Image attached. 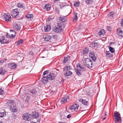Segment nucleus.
<instances>
[{"mask_svg": "<svg viewBox=\"0 0 123 123\" xmlns=\"http://www.w3.org/2000/svg\"><path fill=\"white\" fill-rule=\"evenodd\" d=\"M3 90H2L1 88L0 87V95H2L3 92Z\"/></svg>", "mask_w": 123, "mask_h": 123, "instance_id": "obj_46", "label": "nucleus"}, {"mask_svg": "<svg viewBox=\"0 0 123 123\" xmlns=\"http://www.w3.org/2000/svg\"><path fill=\"white\" fill-rule=\"evenodd\" d=\"M17 6L18 7L20 8H22L24 7V6L23 4L21 3H18L17 5Z\"/></svg>", "mask_w": 123, "mask_h": 123, "instance_id": "obj_39", "label": "nucleus"}, {"mask_svg": "<svg viewBox=\"0 0 123 123\" xmlns=\"http://www.w3.org/2000/svg\"><path fill=\"white\" fill-rule=\"evenodd\" d=\"M10 32H12L14 34L13 35H14V36H15L16 34V31H14L13 30H10Z\"/></svg>", "mask_w": 123, "mask_h": 123, "instance_id": "obj_43", "label": "nucleus"}, {"mask_svg": "<svg viewBox=\"0 0 123 123\" xmlns=\"http://www.w3.org/2000/svg\"><path fill=\"white\" fill-rule=\"evenodd\" d=\"M0 123H3L2 122L0 121Z\"/></svg>", "mask_w": 123, "mask_h": 123, "instance_id": "obj_61", "label": "nucleus"}, {"mask_svg": "<svg viewBox=\"0 0 123 123\" xmlns=\"http://www.w3.org/2000/svg\"><path fill=\"white\" fill-rule=\"evenodd\" d=\"M37 91L35 89H34L30 91L29 92L31 93V95L33 96H35L37 94Z\"/></svg>", "mask_w": 123, "mask_h": 123, "instance_id": "obj_16", "label": "nucleus"}, {"mask_svg": "<svg viewBox=\"0 0 123 123\" xmlns=\"http://www.w3.org/2000/svg\"><path fill=\"white\" fill-rule=\"evenodd\" d=\"M85 1L86 4L88 5H90L93 3L92 0H85Z\"/></svg>", "mask_w": 123, "mask_h": 123, "instance_id": "obj_28", "label": "nucleus"}, {"mask_svg": "<svg viewBox=\"0 0 123 123\" xmlns=\"http://www.w3.org/2000/svg\"><path fill=\"white\" fill-rule=\"evenodd\" d=\"M116 121L118 122H119L121 120V118L120 117H117L115 118Z\"/></svg>", "mask_w": 123, "mask_h": 123, "instance_id": "obj_41", "label": "nucleus"}, {"mask_svg": "<svg viewBox=\"0 0 123 123\" xmlns=\"http://www.w3.org/2000/svg\"><path fill=\"white\" fill-rule=\"evenodd\" d=\"M6 38H7L8 39V38H11V37L13 38L15 37L14 36L13 34H12L9 35L8 33H6Z\"/></svg>", "mask_w": 123, "mask_h": 123, "instance_id": "obj_29", "label": "nucleus"}, {"mask_svg": "<svg viewBox=\"0 0 123 123\" xmlns=\"http://www.w3.org/2000/svg\"><path fill=\"white\" fill-rule=\"evenodd\" d=\"M89 56L91 58L93 61L95 62L96 60V58L95 57L94 52L93 51L91 52L89 55Z\"/></svg>", "mask_w": 123, "mask_h": 123, "instance_id": "obj_11", "label": "nucleus"}, {"mask_svg": "<svg viewBox=\"0 0 123 123\" xmlns=\"http://www.w3.org/2000/svg\"><path fill=\"white\" fill-rule=\"evenodd\" d=\"M80 4V2H76L74 3V6L75 7H79V5Z\"/></svg>", "mask_w": 123, "mask_h": 123, "instance_id": "obj_37", "label": "nucleus"}, {"mask_svg": "<svg viewBox=\"0 0 123 123\" xmlns=\"http://www.w3.org/2000/svg\"><path fill=\"white\" fill-rule=\"evenodd\" d=\"M69 97L68 96H66L62 98L61 102L62 104H63L67 103L69 101Z\"/></svg>", "mask_w": 123, "mask_h": 123, "instance_id": "obj_6", "label": "nucleus"}, {"mask_svg": "<svg viewBox=\"0 0 123 123\" xmlns=\"http://www.w3.org/2000/svg\"><path fill=\"white\" fill-rule=\"evenodd\" d=\"M0 42L3 44L8 43H9V40L7 38H5L4 36H0Z\"/></svg>", "mask_w": 123, "mask_h": 123, "instance_id": "obj_3", "label": "nucleus"}, {"mask_svg": "<svg viewBox=\"0 0 123 123\" xmlns=\"http://www.w3.org/2000/svg\"><path fill=\"white\" fill-rule=\"evenodd\" d=\"M14 28L17 30H20L21 29L20 26L19 25L17 24H14L13 25Z\"/></svg>", "mask_w": 123, "mask_h": 123, "instance_id": "obj_21", "label": "nucleus"}, {"mask_svg": "<svg viewBox=\"0 0 123 123\" xmlns=\"http://www.w3.org/2000/svg\"><path fill=\"white\" fill-rule=\"evenodd\" d=\"M77 13L74 12V18L73 19V21H75L78 19L77 16Z\"/></svg>", "mask_w": 123, "mask_h": 123, "instance_id": "obj_25", "label": "nucleus"}, {"mask_svg": "<svg viewBox=\"0 0 123 123\" xmlns=\"http://www.w3.org/2000/svg\"><path fill=\"white\" fill-rule=\"evenodd\" d=\"M106 115H107V114H106V113H105V116H106Z\"/></svg>", "mask_w": 123, "mask_h": 123, "instance_id": "obj_60", "label": "nucleus"}, {"mask_svg": "<svg viewBox=\"0 0 123 123\" xmlns=\"http://www.w3.org/2000/svg\"><path fill=\"white\" fill-rule=\"evenodd\" d=\"M30 96H27L26 98L25 101L26 102H28L30 101Z\"/></svg>", "mask_w": 123, "mask_h": 123, "instance_id": "obj_42", "label": "nucleus"}, {"mask_svg": "<svg viewBox=\"0 0 123 123\" xmlns=\"http://www.w3.org/2000/svg\"><path fill=\"white\" fill-rule=\"evenodd\" d=\"M65 27L64 23H59L57 24V26L53 28L54 32L57 33L61 32Z\"/></svg>", "mask_w": 123, "mask_h": 123, "instance_id": "obj_1", "label": "nucleus"}, {"mask_svg": "<svg viewBox=\"0 0 123 123\" xmlns=\"http://www.w3.org/2000/svg\"><path fill=\"white\" fill-rule=\"evenodd\" d=\"M46 76L48 79L50 80H53L55 78V74L54 73H50Z\"/></svg>", "mask_w": 123, "mask_h": 123, "instance_id": "obj_12", "label": "nucleus"}, {"mask_svg": "<svg viewBox=\"0 0 123 123\" xmlns=\"http://www.w3.org/2000/svg\"><path fill=\"white\" fill-rule=\"evenodd\" d=\"M14 100H8L7 101V104L8 106L10 107L14 105Z\"/></svg>", "mask_w": 123, "mask_h": 123, "instance_id": "obj_19", "label": "nucleus"}, {"mask_svg": "<svg viewBox=\"0 0 123 123\" xmlns=\"http://www.w3.org/2000/svg\"><path fill=\"white\" fill-rule=\"evenodd\" d=\"M99 34L100 36L104 35L105 34L104 30L103 29L100 30L99 32Z\"/></svg>", "mask_w": 123, "mask_h": 123, "instance_id": "obj_26", "label": "nucleus"}, {"mask_svg": "<svg viewBox=\"0 0 123 123\" xmlns=\"http://www.w3.org/2000/svg\"><path fill=\"white\" fill-rule=\"evenodd\" d=\"M71 116L70 114H69L67 116V118H69L71 117Z\"/></svg>", "mask_w": 123, "mask_h": 123, "instance_id": "obj_50", "label": "nucleus"}, {"mask_svg": "<svg viewBox=\"0 0 123 123\" xmlns=\"http://www.w3.org/2000/svg\"><path fill=\"white\" fill-rule=\"evenodd\" d=\"M121 26L122 27H123V18L122 19V21L120 22Z\"/></svg>", "mask_w": 123, "mask_h": 123, "instance_id": "obj_47", "label": "nucleus"}, {"mask_svg": "<svg viewBox=\"0 0 123 123\" xmlns=\"http://www.w3.org/2000/svg\"><path fill=\"white\" fill-rule=\"evenodd\" d=\"M109 49L110 52H111V53H113L114 52L115 49L111 47H110L109 48Z\"/></svg>", "mask_w": 123, "mask_h": 123, "instance_id": "obj_38", "label": "nucleus"}, {"mask_svg": "<svg viewBox=\"0 0 123 123\" xmlns=\"http://www.w3.org/2000/svg\"><path fill=\"white\" fill-rule=\"evenodd\" d=\"M106 55L108 57L111 58L113 56L112 54L109 51L106 52Z\"/></svg>", "mask_w": 123, "mask_h": 123, "instance_id": "obj_22", "label": "nucleus"}, {"mask_svg": "<svg viewBox=\"0 0 123 123\" xmlns=\"http://www.w3.org/2000/svg\"><path fill=\"white\" fill-rule=\"evenodd\" d=\"M51 6L50 4H46L43 8L45 9H46L47 11H49L50 10Z\"/></svg>", "mask_w": 123, "mask_h": 123, "instance_id": "obj_24", "label": "nucleus"}, {"mask_svg": "<svg viewBox=\"0 0 123 123\" xmlns=\"http://www.w3.org/2000/svg\"><path fill=\"white\" fill-rule=\"evenodd\" d=\"M122 3L123 5V0L122 1Z\"/></svg>", "mask_w": 123, "mask_h": 123, "instance_id": "obj_59", "label": "nucleus"}, {"mask_svg": "<svg viewBox=\"0 0 123 123\" xmlns=\"http://www.w3.org/2000/svg\"><path fill=\"white\" fill-rule=\"evenodd\" d=\"M105 118H106V117H105L103 118V120H105Z\"/></svg>", "mask_w": 123, "mask_h": 123, "instance_id": "obj_57", "label": "nucleus"}, {"mask_svg": "<svg viewBox=\"0 0 123 123\" xmlns=\"http://www.w3.org/2000/svg\"><path fill=\"white\" fill-rule=\"evenodd\" d=\"M92 48H97L98 47V43L94 42L92 43Z\"/></svg>", "mask_w": 123, "mask_h": 123, "instance_id": "obj_27", "label": "nucleus"}, {"mask_svg": "<svg viewBox=\"0 0 123 123\" xmlns=\"http://www.w3.org/2000/svg\"><path fill=\"white\" fill-rule=\"evenodd\" d=\"M51 19V18H49L48 19V21H50V20Z\"/></svg>", "mask_w": 123, "mask_h": 123, "instance_id": "obj_53", "label": "nucleus"}, {"mask_svg": "<svg viewBox=\"0 0 123 123\" xmlns=\"http://www.w3.org/2000/svg\"><path fill=\"white\" fill-rule=\"evenodd\" d=\"M33 15L32 14H28L26 16V17L27 19H31Z\"/></svg>", "mask_w": 123, "mask_h": 123, "instance_id": "obj_33", "label": "nucleus"}, {"mask_svg": "<svg viewBox=\"0 0 123 123\" xmlns=\"http://www.w3.org/2000/svg\"><path fill=\"white\" fill-rule=\"evenodd\" d=\"M68 66H67L64 68V71H66V72L64 73L65 76H69L72 74V72L68 70Z\"/></svg>", "mask_w": 123, "mask_h": 123, "instance_id": "obj_7", "label": "nucleus"}, {"mask_svg": "<svg viewBox=\"0 0 123 123\" xmlns=\"http://www.w3.org/2000/svg\"><path fill=\"white\" fill-rule=\"evenodd\" d=\"M79 101L80 102H81L82 104L84 105H87L88 102L85 100L81 99H79Z\"/></svg>", "mask_w": 123, "mask_h": 123, "instance_id": "obj_23", "label": "nucleus"}, {"mask_svg": "<svg viewBox=\"0 0 123 123\" xmlns=\"http://www.w3.org/2000/svg\"><path fill=\"white\" fill-rule=\"evenodd\" d=\"M37 123L36 122H31V123Z\"/></svg>", "mask_w": 123, "mask_h": 123, "instance_id": "obj_55", "label": "nucleus"}, {"mask_svg": "<svg viewBox=\"0 0 123 123\" xmlns=\"http://www.w3.org/2000/svg\"><path fill=\"white\" fill-rule=\"evenodd\" d=\"M84 64L88 68H91L93 66V62L89 58L84 59L83 60Z\"/></svg>", "mask_w": 123, "mask_h": 123, "instance_id": "obj_2", "label": "nucleus"}, {"mask_svg": "<svg viewBox=\"0 0 123 123\" xmlns=\"http://www.w3.org/2000/svg\"><path fill=\"white\" fill-rule=\"evenodd\" d=\"M22 42V39H21L18 41L17 42L18 43L20 44Z\"/></svg>", "mask_w": 123, "mask_h": 123, "instance_id": "obj_45", "label": "nucleus"}, {"mask_svg": "<svg viewBox=\"0 0 123 123\" xmlns=\"http://www.w3.org/2000/svg\"><path fill=\"white\" fill-rule=\"evenodd\" d=\"M8 65L9 67L11 69L14 68L16 67V65L13 63H9Z\"/></svg>", "mask_w": 123, "mask_h": 123, "instance_id": "obj_20", "label": "nucleus"}, {"mask_svg": "<svg viewBox=\"0 0 123 123\" xmlns=\"http://www.w3.org/2000/svg\"><path fill=\"white\" fill-rule=\"evenodd\" d=\"M11 14L13 17H16L19 14V12L18 9H16L13 10L11 12Z\"/></svg>", "mask_w": 123, "mask_h": 123, "instance_id": "obj_8", "label": "nucleus"}, {"mask_svg": "<svg viewBox=\"0 0 123 123\" xmlns=\"http://www.w3.org/2000/svg\"><path fill=\"white\" fill-rule=\"evenodd\" d=\"M44 57H42V58H44Z\"/></svg>", "mask_w": 123, "mask_h": 123, "instance_id": "obj_63", "label": "nucleus"}, {"mask_svg": "<svg viewBox=\"0 0 123 123\" xmlns=\"http://www.w3.org/2000/svg\"><path fill=\"white\" fill-rule=\"evenodd\" d=\"M48 71L47 70L44 71L43 73V75H45L48 73Z\"/></svg>", "mask_w": 123, "mask_h": 123, "instance_id": "obj_48", "label": "nucleus"}, {"mask_svg": "<svg viewBox=\"0 0 123 123\" xmlns=\"http://www.w3.org/2000/svg\"><path fill=\"white\" fill-rule=\"evenodd\" d=\"M52 37L54 38L55 39L57 38V36L55 35H53Z\"/></svg>", "mask_w": 123, "mask_h": 123, "instance_id": "obj_51", "label": "nucleus"}, {"mask_svg": "<svg viewBox=\"0 0 123 123\" xmlns=\"http://www.w3.org/2000/svg\"><path fill=\"white\" fill-rule=\"evenodd\" d=\"M69 58L70 56H68L66 57H64L63 61L64 63H66L68 61V59Z\"/></svg>", "mask_w": 123, "mask_h": 123, "instance_id": "obj_35", "label": "nucleus"}, {"mask_svg": "<svg viewBox=\"0 0 123 123\" xmlns=\"http://www.w3.org/2000/svg\"><path fill=\"white\" fill-rule=\"evenodd\" d=\"M51 38V37L50 36L47 35L45 36L44 39L46 41H48Z\"/></svg>", "mask_w": 123, "mask_h": 123, "instance_id": "obj_30", "label": "nucleus"}, {"mask_svg": "<svg viewBox=\"0 0 123 123\" xmlns=\"http://www.w3.org/2000/svg\"><path fill=\"white\" fill-rule=\"evenodd\" d=\"M39 117L38 113L37 112H35V114L32 116V117L34 118H37Z\"/></svg>", "mask_w": 123, "mask_h": 123, "instance_id": "obj_36", "label": "nucleus"}, {"mask_svg": "<svg viewBox=\"0 0 123 123\" xmlns=\"http://www.w3.org/2000/svg\"><path fill=\"white\" fill-rule=\"evenodd\" d=\"M6 115V113L5 112H0V117H2Z\"/></svg>", "mask_w": 123, "mask_h": 123, "instance_id": "obj_40", "label": "nucleus"}, {"mask_svg": "<svg viewBox=\"0 0 123 123\" xmlns=\"http://www.w3.org/2000/svg\"><path fill=\"white\" fill-rule=\"evenodd\" d=\"M41 121V119L40 118H38L37 120V122H40Z\"/></svg>", "mask_w": 123, "mask_h": 123, "instance_id": "obj_52", "label": "nucleus"}, {"mask_svg": "<svg viewBox=\"0 0 123 123\" xmlns=\"http://www.w3.org/2000/svg\"><path fill=\"white\" fill-rule=\"evenodd\" d=\"M120 115L119 114H118V112H117V113H115V115H114V117L115 118H117V117H120Z\"/></svg>", "mask_w": 123, "mask_h": 123, "instance_id": "obj_44", "label": "nucleus"}, {"mask_svg": "<svg viewBox=\"0 0 123 123\" xmlns=\"http://www.w3.org/2000/svg\"><path fill=\"white\" fill-rule=\"evenodd\" d=\"M32 116V115L31 114L25 113L23 115V117L24 119L26 121H29L30 120V117Z\"/></svg>", "mask_w": 123, "mask_h": 123, "instance_id": "obj_5", "label": "nucleus"}, {"mask_svg": "<svg viewBox=\"0 0 123 123\" xmlns=\"http://www.w3.org/2000/svg\"><path fill=\"white\" fill-rule=\"evenodd\" d=\"M51 27L49 25H47L46 26H45L44 28L45 31L48 32L51 29Z\"/></svg>", "mask_w": 123, "mask_h": 123, "instance_id": "obj_15", "label": "nucleus"}, {"mask_svg": "<svg viewBox=\"0 0 123 123\" xmlns=\"http://www.w3.org/2000/svg\"><path fill=\"white\" fill-rule=\"evenodd\" d=\"M48 79L47 76H43L42 78L41 81L43 84H45L48 82Z\"/></svg>", "mask_w": 123, "mask_h": 123, "instance_id": "obj_13", "label": "nucleus"}, {"mask_svg": "<svg viewBox=\"0 0 123 123\" xmlns=\"http://www.w3.org/2000/svg\"><path fill=\"white\" fill-rule=\"evenodd\" d=\"M55 1H59V0H54Z\"/></svg>", "mask_w": 123, "mask_h": 123, "instance_id": "obj_58", "label": "nucleus"}, {"mask_svg": "<svg viewBox=\"0 0 123 123\" xmlns=\"http://www.w3.org/2000/svg\"><path fill=\"white\" fill-rule=\"evenodd\" d=\"M10 107V109L11 111L13 112H16L17 111L16 107L14 105Z\"/></svg>", "mask_w": 123, "mask_h": 123, "instance_id": "obj_17", "label": "nucleus"}, {"mask_svg": "<svg viewBox=\"0 0 123 123\" xmlns=\"http://www.w3.org/2000/svg\"><path fill=\"white\" fill-rule=\"evenodd\" d=\"M4 17L6 21L9 22L11 21V17L10 15L7 13H5L4 15Z\"/></svg>", "mask_w": 123, "mask_h": 123, "instance_id": "obj_9", "label": "nucleus"}, {"mask_svg": "<svg viewBox=\"0 0 123 123\" xmlns=\"http://www.w3.org/2000/svg\"><path fill=\"white\" fill-rule=\"evenodd\" d=\"M89 51V49L88 48H85L83 50V54H85L87 53Z\"/></svg>", "mask_w": 123, "mask_h": 123, "instance_id": "obj_32", "label": "nucleus"}, {"mask_svg": "<svg viewBox=\"0 0 123 123\" xmlns=\"http://www.w3.org/2000/svg\"><path fill=\"white\" fill-rule=\"evenodd\" d=\"M115 123H117V122H116L115 121Z\"/></svg>", "mask_w": 123, "mask_h": 123, "instance_id": "obj_62", "label": "nucleus"}, {"mask_svg": "<svg viewBox=\"0 0 123 123\" xmlns=\"http://www.w3.org/2000/svg\"><path fill=\"white\" fill-rule=\"evenodd\" d=\"M117 33L118 35L122 37H123V31L120 28H118L117 29Z\"/></svg>", "mask_w": 123, "mask_h": 123, "instance_id": "obj_14", "label": "nucleus"}, {"mask_svg": "<svg viewBox=\"0 0 123 123\" xmlns=\"http://www.w3.org/2000/svg\"><path fill=\"white\" fill-rule=\"evenodd\" d=\"M79 106V105L76 103L74 104L73 105L71 106L70 107L69 109L71 110L72 111H78V108Z\"/></svg>", "mask_w": 123, "mask_h": 123, "instance_id": "obj_4", "label": "nucleus"}, {"mask_svg": "<svg viewBox=\"0 0 123 123\" xmlns=\"http://www.w3.org/2000/svg\"><path fill=\"white\" fill-rule=\"evenodd\" d=\"M59 20L60 22V23H63L67 21V18L66 17L60 16L59 18Z\"/></svg>", "mask_w": 123, "mask_h": 123, "instance_id": "obj_10", "label": "nucleus"}, {"mask_svg": "<svg viewBox=\"0 0 123 123\" xmlns=\"http://www.w3.org/2000/svg\"><path fill=\"white\" fill-rule=\"evenodd\" d=\"M79 71V70H78L77 68V69L75 70V71L77 75L78 76H80L81 75V73Z\"/></svg>", "mask_w": 123, "mask_h": 123, "instance_id": "obj_34", "label": "nucleus"}, {"mask_svg": "<svg viewBox=\"0 0 123 123\" xmlns=\"http://www.w3.org/2000/svg\"><path fill=\"white\" fill-rule=\"evenodd\" d=\"M111 28L110 26H107V29L108 31H110L111 30Z\"/></svg>", "mask_w": 123, "mask_h": 123, "instance_id": "obj_49", "label": "nucleus"}, {"mask_svg": "<svg viewBox=\"0 0 123 123\" xmlns=\"http://www.w3.org/2000/svg\"><path fill=\"white\" fill-rule=\"evenodd\" d=\"M115 43V42H111L110 43V44H112V43Z\"/></svg>", "mask_w": 123, "mask_h": 123, "instance_id": "obj_54", "label": "nucleus"}, {"mask_svg": "<svg viewBox=\"0 0 123 123\" xmlns=\"http://www.w3.org/2000/svg\"><path fill=\"white\" fill-rule=\"evenodd\" d=\"M6 71L2 68H0V74L3 75L5 73Z\"/></svg>", "mask_w": 123, "mask_h": 123, "instance_id": "obj_31", "label": "nucleus"}, {"mask_svg": "<svg viewBox=\"0 0 123 123\" xmlns=\"http://www.w3.org/2000/svg\"><path fill=\"white\" fill-rule=\"evenodd\" d=\"M77 68L80 71H84L85 70L84 67L81 66L80 64H78L77 65Z\"/></svg>", "mask_w": 123, "mask_h": 123, "instance_id": "obj_18", "label": "nucleus"}, {"mask_svg": "<svg viewBox=\"0 0 123 123\" xmlns=\"http://www.w3.org/2000/svg\"><path fill=\"white\" fill-rule=\"evenodd\" d=\"M68 68H69V69H71L70 68H71V67L70 66H68Z\"/></svg>", "mask_w": 123, "mask_h": 123, "instance_id": "obj_56", "label": "nucleus"}]
</instances>
